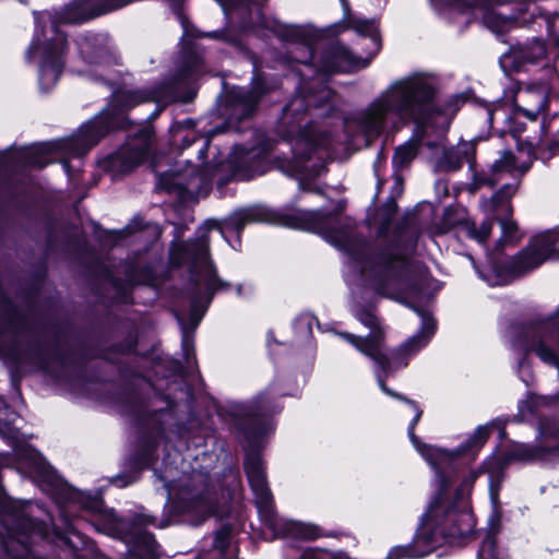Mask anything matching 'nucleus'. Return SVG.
Wrapping results in <instances>:
<instances>
[{
  "instance_id": "nucleus-40",
  "label": "nucleus",
  "mask_w": 559,
  "mask_h": 559,
  "mask_svg": "<svg viewBox=\"0 0 559 559\" xmlns=\"http://www.w3.org/2000/svg\"><path fill=\"white\" fill-rule=\"evenodd\" d=\"M237 293H238V295H241V286H238Z\"/></svg>"
},
{
  "instance_id": "nucleus-36",
  "label": "nucleus",
  "mask_w": 559,
  "mask_h": 559,
  "mask_svg": "<svg viewBox=\"0 0 559 559\" xmlns=\"http://www.w3.org/2000/svg\"><path fill=\"white\" fill-rule=\"evenodd\" d=\"M341 4H342V8H343V11L345 14H347L348 10H349V3L347 0H340Z\"/></svg>"
},
{
  "instance_id": "nucleus-13",
  "label": "nucleus",
  "mask_w": 559,
  "mask_h": 559,
  "mask_svg": "<svg viewBox=\"0 0 559 559\" xmlns=\"http://www.w3.org/2000/svg\"><path fill=\"white\" fill-rule=\"evenodd\" d=\"M212 178L213 174L207 169L199 170L191 167L183 174L163 175L159 183L169 192H177L181 198H193L207 193Z\"/></svg>"
},
{
  "instance_id": "nucleus-17",
  "label": "nucleus",
  "mask_w": 559,
  "mask_h": 559,
  "mask_svg": "<svg viewBox=\"0 0 559 559\" xmlns=\"http://www.w3.org/2000/svg\"><path fill=\"white\" fill-rule=\"evenodd\" d=\"M474 154V146L464 143L450 150H442L441 156L437 157L436 169L439 171H455L461 168L464 160L471 162Z\"/></svg>"
},
{
  "instance_id": "nucleus-41",
  "label": "nucleus",
  "mask_w": 559,
  "mask_h": 559,
  "mask_svg": "<svg viewBox=\"0 0 559 559\" xmlns=\"http://www.w3.org/2000/svg\"><path fill=\"white\" fill-rule=\"evenodd\" d=\"M178 321L183 325V322L179 316H177Z\"/></svg>"
},
{
  "instance_id": "nucleus-15",
  "label": "nucleus",
  "mask_w": 559,
  "mask_h": 559,
  "mask_svg": "<svg viewBox=\"0 0 559 559\" xmlns=\"http://www.w3.org/2000/svg\"><path fill=\"white\" fill-rule=\"evenodd\" d=\"M514 108L527 119L536 120L537 116L546 109L547 87L545 85L520 88L514 95Z\"/></svg>"
},
{
  "instance_id": "nucleus-10",
  "label": "nucleus",
  "mask_w": 559,
  "mask_h": 559,
  "mask_svg": "<svg viewBox=\"0 0 559 559\" xmlns=\"http://www.w3.org/2000/svg\"><path fill=\"white\" fill-rule=\"evenodd\" d=\"M275 87V83H269L264 76L257 74L252 80L250 90L233 88L228 94L226 112L229 128H235L234 123L250 117L254 112L260 98Z\"/></svg>"
},
{
  "instance_id": "nucleus-22",
  "label": "nucleus",
  "mask_w": 559,
  "mask_h": 559,
  "mask_svg": "<svg viewBox=\"0 0 559 559\" xmlns=\"http://www.w3.org/2000/svg\"><path fill=\"white\" fill-rule=\"evenodd\" d=\"M493 226V217L486 218L479 227L472 221L462 222L457 231L461 236L476 240L478 243H484L490 236Z\"/></svg>"
},
{
  "instance_id": "nucleus-37",
  "label": "nucleus",
  "mask_w": 559,
  "mask_h": 559,
  "mask_svg": "<svg viewBox=\"0 0 559 559\" xmlns=\"http://www.w3.org/2000/svg\"><path fill=\"white\" fill-rule=\"evenodd\" d=\"M8 457L3 454H0V467L7 464Z\"/></svg>"
},
{
  "instance_id": "nucleus-3",
  "label": "nucleus",
  "mask_w": 559,
  "mask_h": 559,
  "mask_svg": "<svg viewBox=\"0 0 559 559\" xmlns=\"http://www.w3.org/2000/svg\"><path fill=\"white\" fill-rule=\"evenodd\" d=\"M269 412L264 394L259 395L250 403L237 404L234 407V415L238 418L239 429L243 431L246 440L243 445L246 451L245 471L255 497L259 515L276 536L314 539L319 536L314 525L284 520L275 511L263 462L255 453V450L262 445L263 438L274 430L272 423L266 419Z\"/></svg>"
},
{
  "instance_id": "nucleus-23",
  "label": "nucleus",
  "mask_w": 559,
  "mask_h": 559,
  "mask_svg": "<svg viewBox=\"0 0 559 559\" xmlns=\"http://www.w3.org/2000/svg\"><path fill=\"white\" fill-rule=\"evenodd\" d=\"M344 16L347 20V28H352L360 35L370 37L373 44L377 46V48H379V43L377 38V26L373 21L350 17L349 11L347 12V14L344 13Z\"/></svg>"
},
{
  "instance_id": "nucleus-8",
  "label": "nucleus",
  "mask_w": 559,
  "mask_h": 559,
  "mask_svg": "<svg viewBox=\"0 0 559 559\" xmlns=\"http://www.w3.org/2000/svg\"><path fill=\"white\" fill-rule=\"evenodd\" d=\"M530 168V164L519 163L510 151H504L500 158L495 160L488 171L475 173L471 182V190L476 191L483 187H493L510 174L514 182L504 183L495 194L481 202V209L488 216H496L501 227L500 243L515 242L520 239L516 222L510 216L513 212L511 199L519 189V178Z\"/></svg>"
},
{
  "instance_id": "nucleus-38",
  "label": "nucleus",
  "mask_w": 559,
  "mask_h": 559,
  "mask_svg": "<svg viewBox=\"0 0 559 559\" xmlns=\"http://www.w3.org/2000/svg\"><path fill=\"white\" fill-rule=\"evenodd\" d=\"M207 150V142L204 143L203 147L199 151L200 154H204V152Z\"/></svg>"
},
{
  "instance_id": "nucleus-30",
  "label": "nucleus",
  "mask_w": 559,
  "mask_h": 559,
  "mask_svg": "<svg viewBox=\"0 0 559 559\" xmlns=\"http://www.w3.org/2000/svg\"><path fill=\"white\" fill-rule=\"evenodd\" d=\"M337 555H328L325 552H317V551H305L300 559H336Z\"/></svg>"
},
{
  "instance_id": "nucleus-33",
  "label": "nucleus",
  "mask_w": 559,
  "mask_h": 559,
  "mask_svg": "<svg viewBox=\"0 0 559 559\" xmlns=\"http://www.w3.org/2000/svg\"><path fill=\"white\" fill-rule=\"evenodd\" d=\"M1 305H2V310L4 312H9V310L11 309V304L7 299H2ZM3 316H7V313H4Z\"/></svg>"
},
{
  "instance_id": "nucleus-4",
  "label": "nucleus",
  "mask_w": 559,
  "mask_h": 559,
  "mask_svg": "<svg viewBox=\"0 0 559 559\" xmlns=\"http://www.w3.org/2000/svg\"><path fill=\"white\" fill-rule=\"evenodd\" d=\"M305 90L296 95L283 109L280 120V132L288 139L293 156L280 164L283 173L298 178L300 181L320 176L325 168L328 158L334 152L332 138L312 124L301 128L305 114L310 106H321L331 97V91L321 87L318 94L305 95Z\"/></svg>"
},
{
  "instance_id": "nucleus-27",
  "label": "nucleus",
  "mask_w": 559,
  "mask_h": 559,
  "mask_svg": "<svg viewBox=\"0 0 559 559\" xmlns=\"http://www.w3.org/2000/svg\"><path fill=\"white\" fill-rule=\"evenodd\" d=\"M491 426H496V424L491 423L490 425L479 426L468 439V443L464 450L480 448L488 439Z\"/></svg>"
},
{
  "instance_id": "nucleus-21",
  "label": "nucleus",
  "mask_w": 559,
  "mask_h": 559,
  "mask_svg": "<svg viewBox=\"0 0 559 559\" xmlns=\"http://www.w3.org/2000/svg\"><path fill=\"white\" fill-rule=\"evenodd\" d=\"M491 2V0H487L486 3L480 4H472L471 7H483V22L487 28L496 34H503L511 29L515 24V20L510 16H503L502 14L496 12L492 9H486V7Z\"/></svg>"
},
{
  "instance_id": "nucleus-5",
  "label": "nucleus",
  "mask_w": 559,
  "mask_h": 559,
  "mask_svg": "<svg viewBox=\"0 0 559 559\" xmlns=\"http://www.w3.org/2000/svg\"><path fill=\"white\" fill-rule=\"evenodd\" d=\"M175 98L170 83L164 82L153 90H121L112 95L109 107L93 121L81 127L73 136L52 143H44L20 153L19 158L24 166L45 167L52 162L49 155L59 150L68 151L69 155L80 157L98 143L114 128L122 127V115L126 110L146 102L167 103Z\"/></svg>"
},
{
  "instance_id": "nucleus-35",
  "label": "nucleus",
  "mask_w": 559,
  "mask_h": 559,
  "mask_svg": "<svg viewBox=\"0 0 559 559\" xmlns=\"http://www.w3.org/2000/svg\"><path fill=\"white\" fill-rule=\"evenodd\" d=\"M298 322L305 323L308 326V329L310 330V324H311L310 317H302V318L298 319Z\"/></svg>"
},
{
  "instance_id": "nucleus-16",
  "label": "nucleus",
  "mask_w": 559,
  "mask_h": 559,
  "mask_svg": "<svg viewBox=\"0 0 559 559\" xmlns=\"http://www.w3.org/2000/svg\"><path fill=\"white\" fill-rule=\"evenodd\" d=\"M281 37L294 44V50L290 51V58L298 63L307 64L313 58L311 46L308 41L306 32L299 26H285L281 31Z\"/></svg>"
},
{
  "instance_id": "nucleus-9",
  "label": "nucleus",
  "mask_w": 559,
  "mask_h": 559,
  "mask_svg": "<svg viewBox=\"0 0 559 559\" xmlns=\"http://www.w3.org/2000/svg\"><path fill=\"white\" fill-rule=\"evenodd\" d=\"M175 475L173 467H166L164 474L157 477L168 498L174 499L179 513L197 516L198 523L210 515L218 514L217 493L210 486L207 471L197 467L188 471L182 467L181 475L178 478Z\"/></svg>"
},
{
  "instance_id": "nucleus-25",
  "label": "nucleus",
  "mask_w": 559,
  "mask_h": 559,
  "mask_svg": "<svg viewBox=\"0 0 559 559\" xmlns=\"http://www.w3.org/2000/svg\"><path fill=\"white\" fill-rule=\"evenodd\" d=\"M135 546L142 555L151 556L157 552V543L154 536L146 532H140L135 537Z\"/></svg>"
},
{
  "instance_id": "nucleus-26",
  "label": "nucleus",
  "mask_w": 559,
  "mask_h": 559,
  "mask_svg": "<svg viewBox=\"0 0 559 559\" xmlns=\"http://www.w3.org/2000/svg\"><path fill=\"white\" fill-rule=\"evenodd\" d=\"M481 473H487L485 471L484 464L481 465L479 471H472L463 478L461 485L456 489L457 499H465L466 497L469 496L477 477Z\"/></svg>"
},
{
  "instance_id": "nucleus-2",
  "label": "nucleus",
  "mask_w": 559,
  "mask_h": 559,
  "mask_svg": "<svg viewBox=\"0 0 559 559\" xmlns=\"http://www.w3.org/2000/svg\"><path fill=\"white\" fill-rule=\"evenodd\" d=\"M437 94L438 82L428 73H413L402 78L393 82L366 109L347 119L346 131L359 132L364 144H368L389 124L407 119L415 121L423 129L418 140L399 146L393 156L396 167H405L417 155V142L431 148L441 145V139L436 142L425 140L429 130L427 121L437 109Z\"/></svg>"
},
{
  "instance_id": "nucleus-19",
  "label": "nucleus",
  "mask_w": 559,
  "mask_h": 559,
  "mask_svg": "<svg viewBox=\"0 0 559 559\" xmlns=\"http://www.w3.org/2000/svg\"><path fill=\"white\" fill-rule=\"evenodd\" d=\"M546 56V46L539 39H534L527 45L514 50L510 55H504L501 59V63L504 64L511 60L516 62V67H521L525 63H535L542 60Z\"/></svg>"
},
{
  "instance_id": "nucleus-34",
  "label": "nucleus",
  "mask_w": 559,
  "mask_h": 559,
  "mask_svg": "<svg viewBox=\"0 0 559 559\" xmlns=\"http://www.w3.org/2000/svg\"><path fill=\"white\" fill-rule=\"evenodd\" d=\"M381 163H382V158L379 156L377 158V160L374 162V171H376V175L379 177V171H380V166H381Z\"/></svg>"
},
{
  "instance_id": "nucleus-31",
  "label": "nucleus",
  "mask_w": 559,
  "mask_h": 559,
  "mask_svg": "<svg viewBox=\"0 0 559 559\" xmlns=\"http://www.w3.org/2000/svg\"><path fill=\"white\" fill-rule=\"evenodd\" d=\"M0 405L3 406V409H0V421L3 420L5 425L13 424L15 414L9 411L2 400H0Z\"/></svg>"
},
{
  "instance_id": "nucleus-7",
  "label": "nucleus",
  "mask_w": 559,
  "mask_h": 559,
  "mask_svg": "<svg viewBox=\"0 0 559 559\" xmlns=\"http://www.w3.org/2000/svg\"><path fill=\"white\" fill-rule=\"evenodd\" d=\"M421 319L420 331L408 338L390 355L385 350V333L380 326L379 319L369 310L359 309L355 312L356 319L371 331L367 336H358L348 332H338L337 335L350 344L362 355L369 357L376 366V373L389 376L397 368L407 366L408 360L424 348L436 331V322L427 310L414 308Z\"/></svg>"
},
{
  "instance_id": "nucleus-28",
  "label": "nucleus",
  "mask_w": 559,
  "mask_h": 559,
  "mask_svg": "<svg viewBox=\"0 0 559 559\" xmlns=\"http://www.w3.org/2000/svg\"><path fill=\"white\" fill-rule=\"evenodd\" d=\"M231 537V528L230 526H223L215 534L214 538V547L219 551H224L228 546Z\"/></svg>"
},
{
  "instance_id": "nucleus-11",
  "label": "nucleus",
  "mask_w": 559,
  "mask_h": 559,
  "mask_svg": "<svg viewBox=\"0 0 559 559\" xmlns=\"http://www.w3.org/2000/svg\"><path fill=\"white\" fill-rule=\"evenodd\" d=\"M386 376L384 373L381 374L379 371L377 372V380H378V384H379L380 389L385 394L407 403L412 407V409L415 412V416H414L413 420L411 421V424L408 426V430H407L409 440H411L412 444L414 445V448L418 451V453L433 468H436L438 471L439 483H440V486L443 487L444 484H445V480H444L443 476L441 475L440 471H441L442 465L444 463L451 461V456H450L449 452H447V451H444L442 449H439V448L431 447V445L426 444V443L420 441V439L415 435V427H416V425L418 424V421L421 418L423 411L416 404V402H414V401H412V400H409V399H407V397H405L403 395H400V394L393 392L391 389H389L384 384V378Z\"/></svg>"
},
{
  "instance_id": "nucleus-42",
  "label": "nucleus",
  "mask_w": 559,
  "mask_h": 559,
  "mask_svg": "<svg viewBox=\"0 0 559 559\" xmlns=\"http://www.w3.org/2000/svg\"><path fill=\"white\" fill-rule=\"evenodd\" d=\"M21 3H27L28 0H19Z\"/></svg>"
},
{
  "instance_id": "nucleus-1",
  "label": "nucleus",
  "mask_w": 559,
  "mask_h": 559,
  "mask_svg": "<svg viewBox=\"0 0 559 559\" xmlns=\"http://www.w3.org/2000/svg\"><path fill=\"white\" fill-rule=\"evenodd\" d=\"M342 211L341 204L333 212L298 210L293 213L253 205L235 211L222 224L206 222L198 230L197 238L182 249L181 258L177 260L173 255L176 263L190 265L195 286L190 313L192 325L195 328L199 324L214 293L229 287L217 276L210 260L209 231L218 228L223 235L227 231L239 235L246 225L252 223H271L317 233L356 264L365 284L377 294L396 300L406 295H418L426 270L412 258L417 242L415 234L404 230L392 239H383L369 247L357 230L355 221L343 216Z\"/></svg>"
},
{
  "instance_id": "nucleus-32",
  "label": "nucleus",
  "mask_w": 559,
  "mask_h": 559,
  "mask_svg": "<svg viewBox=\"0 0 559 559\" xmlns=\"http://www.w3.org/2000/svg\"><path fill=\"white\" fill-rule=\"evenodd\" d=\"M138 521H139L141 524H153V523H154L153 518H152V516H146V515L140 516V518L138 519Z\"/></svg>"
},
{
  "instance_id": "nucleus-14",
  "label": "nucleus",
  "mask_w": 559,
  "mask_h": 559,
  "mask_svg": "<svg viewBox=\"0 0 559 559\" xmlns=\"http://www.w3.org/2000/svg\"><path fill=\"white\" fill-rule=\"evenodd\" d=\"M521 111L502 102L485 103L479 105V116L487 119L490 128L499 135H520L524 130V123L518 121Z\"/></svg>"
},
{
  "instance_id": "nucleus-20",
  "label": "nucleus",
  "mask_w": 559,
  "mask_h": 559,
  "mask_svg": "<svg viewBox=\"0 0 559 559\" xmlns=\"http://www.w3.org/2000/svg\"><path fill=\"white\" fill-rule=\"evenodd\" d=\"M24 454L25 464L33 473L41 478V480L47 485H51L53 487L59 486V479L37 452L33 450H25L17 453L20 457H22Z\"/></svg>"
},
{
  "instance_id": "nucleus-18",
  "label": "nucleus",
  "mask_w": 559,
  "mask_h": 559,
  "mask_svg": "<svg viewBox=\"0 0 559 559\" xmlns=\"http://www.w3.org/2000/svg\"><path fill=\"white\" fill-rule=\"evenodd\" d=\"M354 63L352 52L346 47L334 44L326 49L321 70L326 73L345 71Z\"/></svg>"
},
{
  "instance_id": "nucleus-12",
  "label": "nucleus",
  "mask_w": 559,
  "mask_h": 559,
  "mask_svg": "<svg viewBox=\"0 0 559 559\" xmlns=\"http://www.w3.org/2000/svg\"><path fill=\"white\" fill-rule=\"evenodd\" d=\"M152 143L153 130L148 127L142 128L134 138L109 157V168L120 174L131 171L147 157Z\"/></svg>"
},
{
  "instance_id": "nucleus-24",
  "label": "nucleus",
  "mask_w": 559,
  "mask_h": 559,
  "mask_svg": "<svg viewBox=\"0 0 559 559\" xmlns=\"http://www.w3.org/2000/svg\"><path fill=\"white\" fill-rule=\"evenodd\" d=\"M88 41L87 40H83L81 44H80V50H81V53L84 56V58H88V62L90 63H93V62H96L99 68H100V76L102 79L105 81V82H110L112 81V76L107 72V59L105 58V50L104 49H98L96 51V56L97 58L99 59V61H94L93 57H88Z\"/></svg>"
},
{
  "instance_id": "nucleus-29",
  "label": "nucleus",
  "mask_w": 559,
  "mask_h": 559,
  "mask_svg": "<svg viewBox=\"0 0 559 559\" xmlns=\"http://www.w3.org/2000/svg\"><path fill=\"white\" fill-rule=\"evenodd\" d=\"M559 431V423L550 418H543L539 423V436L542 438H552Z\"/></svg>"
},
{
  "instance_id": "nucleus-39",
  "label": "nucleus",
  "mask_w": 559,
  "mask_h": 559,
  "mask_svg": "<svg viewBox=\"0 0 559 559\" xmlns=\"http://www.w3.org/2000/svg\"><path fill=\"white\" fill-rule=\"evenodd\" d=\"M188 344V338H187V334L185 333L183 334V345L187 346Z\"/></svg>"
},
{
  "instance_id": "nucleus-6",
  "label": "nucleus",
  "mask_w": 559,
  "mask_h": 559,
  "mask_svg": "<svg viewBox=\"0 0 559 559\" xmlns=\"http://www.w3.org/2000/svg\"><path fill=\"white\" fill-rule=\"evenodd\" d=\"M559 259V229L535 236L528 246L514 257L511 269L516 274L530 272L547 260ZM522 347L534 353L544 364L559 371V307L547 317L533 320L521 335Z\"/></svg>"
}]
</instances>
